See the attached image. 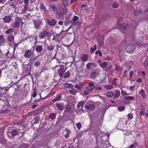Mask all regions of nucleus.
<instances>
[{"mask_svg":"<svg viewBox=\"0 0 148 148\" xmlns=\"http://www.w3.org/2000/svg\"><path fill=\"white\" fill-rule=\"evenodd\" d=\"M107 65V63L106 62H104L101 63L100 64V66L102 68H105Z\"/></svg>","mask_w":148,"mask_h":148,"instance_id":"obj_41","label":"nucleus"},{"mask_svg":"<svg viewBox=\"0 0 148 148\" xmlns=\"http://www.w3.org/2000/svg\"><path fill=\"white\" fill-rule=\"evenodd\" d=\"M145 113V110L143 108H142L141 109V111L139 113V114L144 115Z\"/></svg>","mask_w":148,"mask_h":148,"instance_id":"obj_56","label":"nucleus"},{"mask_svg":"<svg viewBox=\"0 0 148 148\" xmlns=\"http://www.w3.org/2000/svg\"><path fill=\"white\" fill-rule=\"evenodd\" d=\"M85 103V102L83 101L79 102L77 106V108H79L81 106H83Z\"/></svg>","mask_w":148,"mask_h":148,"instance_id":"obj_29","label":"nucleus"},{"mask_svg":"<svg viewBox=\"0 0 148 148\" xmlns=\"http://www.w3.org/2000/svg\"><path fill=\"white\" fill-rule=\"evenodd\" d=\"M136 46L133 43L130 44L125 47V51L129 53H132L135 51Z\"/></svg>","mask_w":148,"mask_h":148,"instance_id":"obj_1","label":"nucleus"},{"mask_svg":"<svg viewBox=\"0 0 148 148\" xmlns=\"http://www.w3.org/2000/svg\"><path fill=\"white\" fill-rule=\"evenodd\" d=\"M99 75L100 73L99 71L94 70L91 73L90 77L92 79L95 80L99 76Z\"/></svg>","mask_w":148,"mask_h":148,"instance_id":"obj_2","label":"nucleus"},{"mask_svg":"<svg viewBox=\"0 0 148 148\" xmlns=\"http://www.w3.org/2000/svg\"><path fill=\"white\" fill-rule=\"evenodd\" d=\"M88 55L87 54L84 55L82 57V60L83 61H85L88 58Z\"/></svg>","mask_w":148,"mask_h":148,"instance_id":"obj_32","label":"nucleus"},{"mask_svg":"<svg viewBox=\"0 0 148 148\" xmlns=\"http://www.w3.org/2000/svg\"><path fill=\"white\" fill-rule=\"evenodd\" d=\"M14 39V36L12 35H10L8 36L7 40L10 42H11Z\"/></svg>","mask_w":148,"mask_h":148,"instance_id":"obj_24","label":"nucleus"},{"mask_svg":"<svg viewBox=\"0 0 148 148\" xmlns=\"http://www.w3.org/2000/svg\"><path fill=\"white\" fill-rule=\"evenodd\" d=\"M60 11L62 14H66L67 12V8L62 5H61L59 7Z\"/></svg>","mask_w":148,"mask_h":148,"instance_id":"obj_5","label":"nucleus"},{"mask_svg":"<svg viewBox=\"0 0 148 148\" xmlns=\"http://www.w3.org/2000/svg\"><path fill=\"white\" fill-rule=\"evenodd\" d=\"M27 5H24V8L23 9H22V12L21 13H23V12L27 10Z\"/></svg>","mask_w":148,"mask_h":148,"instance_id":"obj_58","label":"nucleus"},{"mask_svg":"<svg viewBox=\"0 0 148 148\" xmlns=\"http://www.w3.org/2000/svg\"><path fill=\"white\" fill-rule=\"evenodd\" d=\"M118 4L116 2H113L112 3V7L114 8H117L118 7Z\"/></svg>","mask_w":148,"mask_h":148,"instance_id":"obj_28","label":"nucleus"},{"mask_svg":"<svg viewBox=\"0 0 148 148\" xmlns=\"http://www.w3.org/2000/svg\"><path fill=\"white\" fill-rule=\"evenodd\" d=\"M42 46L41 45L37 46L35 49V50L38 53H40L43 50Z\"/></svg>","mask_w":148,"mask_h":148,"instance_id":"obj_16","label":"nucleus"},{"mask_svg":"<svg viewBox=\"0 0 148 148\" xmlns=\"http://www.w3.org/2000/svg\"><path fill=\"white\" fill-rule=\"evenodd\" d=\"M85 84L84 82H79L78 84L79 86V88L82 89L84 85Z\"/></svg>","mask_w":148,"mask_h":148,"instance_id":"obj_44","label":"nucleus"},{"mask_svg":"<svg viewBox=\"0 0 148 148\" xmlns=\"http://www.w3.org/2000/svg\"><path fill=\"white\" fill-rule=\"evenodd\" d=\"M128 119H132L133 118V115L132 114L130 113L127 115Z\"/></svg>","mask_w":148,"mask_h":148,"instance_id":"obj_53","label":"nucleus"},{"mask_svg":"<svg viewBox=\"0 0 148 148\" xmlns=\"http://www.w3.org/2000/svg\"><path fill=\"white\" fill-rule=\"evenodd\" d=\"M66 111L69 112L71 109V106L69 105H67L65 106Z\"/></svg>","mask_w":148,"mask_h":148,"instance_id":"obj_43","label":"nucleus"},{"mask_svg":"<svg viewBox=\"0 0 148 148\" xmlns=\"http://www.w3.org/2000/svg\"><path fill=\"white\" fill-rule=\"evenodd\" d=\"M5 39L2 35L0 36V43L3 44L5 42Z\"/></svg>","mask_w":148,"mask_h":148,"instance_id":"obj_31","label":"nucleus"},{"mask_svg":"<svg viewBox=\"0 0 148 148\" xmlns=\"http://www.w3.org/2000/svg\"><path fill=\"white\" fill-rule=\"evenodd\" d=\"M70 92L72 95H75L77 92V91L75 90L74 89H73L71 90Z\"/></svg>","mask_w":148,"mask_h":148,"instance_id":"obj_42","label":"nucleus"},{"mask_svg":"<svg viewBox=\"0 0 148 148\" xmlns=\"http://www.w3.org/2000/svg\"><path fill=\"white\" fill-rule=\"evenodd\" d=\"M69 0H62V4L64 6H68L69 5Z\"/></svg>","mask_w":148,"mask_h":148,"instance_id":"obj_25","label":"nucleus"},{"mask_svg":"<svg viewBox=\"0 0 148 148\" xmlns=\"http://www.w3.org/2000/svg\"><path fill=\"white\" fill-rule=\"evenodd\" d=\"M54 46L52 45H50L47 47V49L49 51H53L54 49Z\"/></svg>","mask_w":148,"mask_h":148,"instance_id":"obj_27","label":"nucleus"},{"mask_svg":"<svg viewBox=\"0 0 148 148\" xmlns=\"http://www.w3.org/2000/svg\"><path fill=\"white\" fill-rule=\"evenodd\" d=\"M40 119V118L39 116H38L34 118L32 121V122H33V124H35L38 123L39 122Z\"/></svg>","mask_w":148,"mask_h":148,"instance_id":"obj_20","label":"nucleus"},{"mask_svg":"<svg viewBox=\"0 0 148 148\" xmlns=\"http://www.w3.org/2000/svg\"><path fill=\"white\" fill-rule=\"evenodd\" d=\"M94 88H92L91 87L88 86L86 88V89L88 92H91L93 90Z\"/></svg>","mask_w":148,"mask_h":148,"instance_id":"obj_50","label":"nucleus"},{"mask_svg":"<svg viewBox=\"0 0 148 148\" xmlns=\"http://www.w3.org/2000/svg\"><path fill=\"white\" fill-rule=\"evenodd\" d=\"M70 73L69 72H67L66 73L64 76V78H67L70 76Z\"/></svg>","mask_w":148,"mask_h":148,"instance_id":"obj_51","label":"nucleus"},{"mask_svg":"<svg viewBox=\"0 0 148 148\" xmlns=\"http://www.w3.org/2000/svg\"><path fill=\"white\" fill-rule=\"evenodd\" d=\"M138 145V143L137 142L134 143V144L131 145L129 148H135Z\"/></svg>","mask_w":148,"mask_h":148,"instance_id":"obj_46","label":"nucleus"},{"mask_svg":"<svg viewBox=\"0 0 148 148\" xmlns=\"http://www.w3.org/2000/svg\"><path fill=\"white\" fill-rule=\"evenodd\" d=\"M115 69L117 71H121L122 69V67L119 66L117 64H115Z\"/></svg>","mask_w":148,"mask_h":148,"instance_id":"obj_37","label":"nucleus"},{"mask_svg":"<svg viewBox=\"0 0 148 148\" xmlns=\"http://www.w3.org/2000/svg\"><path fill=\"white\" fill-rule=\"evenodd\" d=\"M85 108L91 111L95 109V106L93 104H91L88 106H85Z\"/></svg>","mask_w":148,"mask_h":148,"instance_id":"obj_14","label":"nucleus"},{"mask_svg":"<svg viewBox=\"0 0 148 148\" xmlns=\"http://www.w3.org/2000/svg\"><path fill=\"white\" fill-rule=\"evenodd\" d=\"M131 66L129 65L127 66V69L124 71V73H126L128 71H130V70L131 69Z\"/></svg>","mask_w":148,"mask_h":148,"instance_id":"obj_55","label":"nucleus"},{"mask_svg":"<svg viewBox=\"0 0 148 148\" xmlns=\"http://www.w3.org/2000/svg\"><path fill=\"white\" fill-rule=\"evenodd\" d=\"M125 100H127V101H129L130 100H131L133 99V97H132L131 96H127L125 97L124 98Z\"/></svg>","mask_w":148,"mask_h":148,"instance_id":"obj_45","label":"nucleus"},{"mask_svg":"<svg viewBox=\"0 0 148 148\" xmlns=\"http://www.w3.org/2000/svg\"><path fill=\"white\" fill-rule=\"evenodd\" d=\"M114 95V93L112 92H110L107 93V96L108 97H112Z\"/></svg>","mask_w":148,"mask_h":148,"instance_id":"obj_36","label":"nucleus"},{"mask_svg":"<svg viewBox=\"0 0 148 148\" xmlns=\"http://www.w3.org/2000/svg\"><path fill=\"white\" fill-rule=\"evenodd\" d=\"M96 50L95 49H94L92 47H91L90 49V53H93Z\"/></svg>","mask_w":148,"mask_h":148,"instance_id":"obj_63","label":"nucleus"},{"mask_svg":"<svg viewBox=\"0 0 148 148\" xmlns=\"http://www.w3.org/2000/svg\"><path fill=\"white\" fill-rule=\"evenodd\" d=\"M91 66V63H89L87 64L86 67L87 69H89L90 68Z\"/></svg>","mask_w":148,"mask_h":148,"instance_id":"obj_62","label":"nucleus"},{"mask_svg":"<svg viewBox=\"0 0 148 148\" xmlns=\"http://www.w3.org/2000/svg\"><path fill=\"white\" fill-rule=\"evenodd\" d=\"M32 55V56L34 55L32 50L31 49L27 50L26 51L24 55V57L25 58H29L31 57Z\"/></svg>","mask_w":148,"mask_h":148,"instance_id":"obj_6","label":"nucleus"},{"mask_svg":"<svg viewBox=\"0 0 148 148\" xmlns=\"http://www.w3.org/2000/svg\"><path fill=\"white\" fill-rule=\"evenodd\" d=\"M18 131L16 130H12L11 132V134L13 136H14L18 134Z\"/></svg>","mask_w":148,"mask_h":148,"instance_id":"obj_33","label":"nucleus"},{"mask_svg":"<svg viewBox=\"0 0 148 148\" xmlns=\"http://www.w3.org/2000/svg\"><path fill=\"white\" fill-rule=\"evenodd\" d=\"M56 106L58 108V109L60 110H62L63 109V106L61 104H56Z\"/></svg>","mask_w":148,"mask_h":148,"instance_id":"obj_35","label":"nucleus"},{"mask_svg":"<svg viewBox=\"0 0 148 148\" xmlns=\"http://www.w3.org/2000/svg\"><path fill=\"white\" fill-rule=\"evenodd\" d=\"M143 64L145 67H146L148 65V58H147L146 60L144 62Z\"/></svg>","mask_w":148,"mask_h":148,"instance_id":"obj_48","label":"nucleus"},{"mask_svg":"<svg viewBox=\"0 0 148 148\" xmlns=\"http://www.w3.org/2000/svg\"><path fill=\"white\" fill-rule=\"evenodd\" d=\"M40 9L41 10H43L45 12L47 10L46 8L45 7V6L43 5H40Z\"/></svg>","mask_w":148,"mask_h":148,"instance_id":"obj_49","label":"nucleus"},{"mask_svg":"<svg viewBox=\"0 0 148 148\" xmlns=\"http://www.w3.org/2000/svg\"><path fill=\"white\" fill-rule=\"evenodd\" d=\"M121 94L123 96H125L127 95V94L126 93V92L125 91L121 90Z\"/></svg>","mask_w":148,"mask_h":148,"instance_id":"obj_64","label":"nucleus"},{"mask_svg":"<svg viewBox=\"0 0 148 148\" xmlns=\"http://www.w3.org/2000/svg\"><path fill=\"white\" fill-rule=\"evenodd\" d=\"M66 70H64V66H62L61 68H60L59 71V76L60 77H62L63 75L65 72Z\"/></svg>","mask_w":148,"mask_h":148,"instance_id":"obj_9","label":"nucleus"},{"mask_svg":"<svg viewBox=\"0 0 148 148\" xmlns=\"http://www.w3.org/2000/svg\"><path fill=\"white\" fill-rule=\"evenodd\" d=\"M5 104V101L2 99H0V107L2 106H4Z\"/></svg>","mask_w":148,"mask_h":148,"instance_id":"obj_40","label":"nucleus"},{"mask_svg":"<svg viewBox=\"0 0 148 148\" xmlns=\"http://www.w3.org/2000/svg\"><path fill=\"white\" fill-rule=\"evenodd\" d=\"M113 87V86H112V85H105L104 86V87L105 88H107V89H109V90L111 89Z\"/></svg>","mask_w":148,"mask_h":148,"instance_id":"obj_47","label":"nucleus"},{"mask_svg":"<svg viewBox=\"0 0 148 148\" xmlns=\"http://www.w3.org/2000/svg\"><path fill=\"white\" fill-rule=\"evenodd\" d=\"M125 54L123 50H120L119 51V56L120 60H124L125 59Z\"/></svg>","mask_w":148,"mask_h":148,"instance_id":"obj_8","label":"nucleus"},{"mask_svg":"<svg viewBox=\"0 0 148 148\" xmlns=\"http://www.w3.org/2000/svg\"><path fill=\"white\" fill-rule=\"evenodd\" d=\"M47 36L48 39H49L51 37L52 35V34L51 33H49L48 31H47Z\"/></svg>","mask_w":148,"mask_h":148,"instance_id":"obj_57","label":"nucleus"},{"mask_svg":"<svg viewBox=\"0 0 148 148\" xmlns=\"http://www.w3.org/2000/svg\"><path fill=\"white\" fill-rule=\"evenodd\" d=\"M98 42H99L98 45L97 46L98 48L101 47L103 45V41L100 39H98Z\"/></svg>","mask_w":148,"mask_h":148,"instance_id":"obj_22","label":"nucleus"},{"mask_svg":"<svg viewBox=\"0 0 148 148\" xmlns=\"http://www.w3.org/2000/svg\"><path fill=\"white\" fill-rule=\"evenodd\" d=\"M141 12L142 11H140V10H137L135 11L134 14L135 16H137L139 15Z\"/></svg>","mask_w":148,"mask_h":148,"instance_id":"obj_38","label":"nucleus"},{"mask_svg":"<svg viewBox=\"0 0 148 148\" xmlns=\"http://www.w3.org/2000/svg\"><path fill=\"white\" fill-rule=\"evenodd\" d=\"M56 113L51 114L49 116V117L50 119V121H52L54 119H56Z\"/></svg>","mask_w":148,"mask_h":148,"instance_id":"obj_17","label":"nucleus"},{"mask_svg":"<svg viewBox=\"0 0 148 148\" xmlns=\"http://www.w3.org/2000/svg\"><path fill=\"white\" fill-rule=\"evenodd\" d=\"M61 95H60L56 98V99L57 101H60L61 99Z\"/></svg>","mask_w":148,"mask_h":148,"instance_id":"obj_60","label":"nucleus"},{"mask_svg":"<svg viewBox=\"0 0 148 148\" xmlns=\"http://www.w3.org/2000/svg\"><path fill=\"white\" fill-rule=\"evenodd\" d=\"M125 107L124 106H120L118 107V110L119 111H122L125 109Z\"/></svg>","mask_w":148,"mask_h":148,"instance_id":"obj_39","label":"nucleus"},{"mask_svg":"<svg viewBox=\"0 0 148 148\" xmlns=\"http://www.w3.org/2000/svg\"><path fill=\"white\" fill-rule=\"evenodd\" d=\"M3 19L4 22L8 23L10 22L12 20L11 17L9 15L5 16L3 18Z\"/></svg>","mask_w":148,"mask_h":148,"instance_id":"obj_13","label":"nucleus"},{"mask_svg":"<svg viewBox=\"0 0 148 148\" xmlns=\"http://www.w3.org/2000/svg\"><path fill=\"white\" fill-rule=\"evenodd\" d=\"M22 21V19L19 17L16 18L15 22L13 23L12 27L14 28L17 27L20 25L21 22Z\"/></svg>","mask_w":148,"mask_h":148,"instance_id":"obj_4","label":"nucleus"},{"mask_svg":"<svg viewBox=\"0 0 148 148\" xmlns=\"http://www.w3.org/2000/svg\"><path fill=\"white\" fill-rule=\"evenodd\" d=\"M47 22L50 26H53L55 25H56V20L54 19L52 20L47 19Z\"/></svg>","mask_w":148,"mask_h":148,"instance_id":"obj_10","label":"nucleus"},{"mask_svg":"<svg viewBox=\"0 0 148 148\" xmlns=\"http://www.w3.org/2000/svg\"><path fill=\"white\" fill-rule=\"evenodd\" d=\"M79 17L75 15L74 16V18L72 19V23L74 25L76 24V21L78 20Z\"/></svg>","mask_w":148,"mask_h":148,"instance_id":"obj_18","label":"nucleus"},{"mask_svg":"<svg viewBox=\"0 0 148 148\" xmlns=\"http://www.w3.org/2000/svg\"><path fill=\"white\" fill-rule=\"evenodd\" d=\"M50 8L54 12H57L58 11L57 8L55 4L52 3L50 5Z\"/></svg>","mask_w":148,"mask_h":148,"instance_id":"obj_15","label":"nucleus"},{"mask_svg":"<svg viewBox=\"0 0 148 148\" xmlns=\"http://www.w3.org/2000/svg\"><path fill=\"white\" fill-rule=\"evenodd\" d=\"M116 79L114 78L113 79V82L112 83V84L114 86H115L116 85Z\"/></svg>","mask_w":148,"mask_h":148,"instance_id":"obj_61","label":"nucleus"},{"mask_svg":"<svg viewBox=\"0 0 148 148\" xmlns=\"http://www.w3.org/2000/svg\"><path fill=\"white\" fill-rule=\"evenodd\" d=\"M21 42V41H20L19 43H15L14 45L13 46L14 47V52L16 47L18 45L19 43Z\"/></svg>","mask_w":148,"mask_h":148,"instance_id":"obj_52","label":"nucleus"},{"mask_svg":"<svg viewBox=\"0 0 148 148\" xmlns=\"http://www.w3.org/2000/svg\"><path fill=\"white\" fill-rule=\"evenodd\" d=\"M14 29L12 28H10L5 32V33L7 34H10L13 31Z\"/></svg>","mask_w":148,"mask_h":148,"instance_id":"obj_34","label":"nucleus"},{"mask_svg":"<svg viewBox=\"0 0 148 148\" xmlns=\"http://www.w3.org/2000/svg\"><path fill=\"white\" fill-rule=\"evenodd\" d=\"M94 84L92 82L89 83L88 84V86L91 88L94 86Z\"/></svg>","mask_w":148,"mask_h":148,"instance_id":"obj_59","label":"nucleus"},{"mask_svg":"<svg viewBox=\"0 0 148 148\" xmlns=\"http://www.w3.org/2000/svg\"><path fill=\"white\" fill-rule=\"evenodd\" d=\"M120 27L122 29H128L129 28V25L126 24L122 23L120 25Z\"/></svg>","mask_w":148,"mask_h":148,"instance_id":"obj_12","label":"nucleus"},{"mask_svg":"<svg viewBox=\"0 0 148 148\" xmlns=\"http://www.w3.org/2000/svg\"><path fill=\"white\" fill-rule=\"evenodd\" d=\"M37 59V57H31L29 59V64L32 65L33 62L35 61L36 59Z\"/></svg>","mask_w":148,"mask_h":148,"instance_id":"obj_23","label":"nucleus"},{"mask_svg":"<svg viewBox=\"0 0 148 148\" xmlns=\"http://www.w3.org/2000/svg\"><path fill=\"white\" fill-rule=\"evenodd\" d=\"M20 81V79H19L18 81L15 82L12 81L10 84H12V83L13 84L10 87H13L14 89H15V88L18 89L20 88L21 85L17 84V83H18Z\"/></svg>","mask_w":148,"mask_h":148,"instance_id":"obj_7","label":"nucleus"},{"mask_svg":"<svg viewBox=\"0 0 148 148\" xmlns=\"http://www.w3.org/2000/svg\"><path fill=\"white\" fill-rule=\"evenodd\" d=\"M14 90L15 92H14V94L16 96L18 94H19V92H20V93L21 92V89L20 88L18 89L15 88Z\"/></svg>","mask_w":148,"mask_h":148,"instance_id":"obj_26","label":"nucleus"},{"mask_svg":"<svg viewBox=\"0 0 148 148\" xmlns=\"http://www.w3.org/2000/svg\"><path fill=\"white\" fill-rule=\"evenodd\" d=\"M139 93L140 94H142V96L144 98H145L146 95L145 92L143 90L141 89L140 90V91L139 92Z\"/></svg>","mask_w":148,"mask_h":148,"instance_id":"obj_30","label":"nucleus"},{"mask_svg":"<svg viewBox=\"0 0 148 148\" xmlns=\"http://www.w3.org/2000/svg\"><path fill=\"white\" fill-rule=\"evenodd\" d=\"M42 21L41 20H35L33 22L35 28L36 30L40 29L41 28L40 25L42 24Z\"/></svg>","mask_w":148,"mask_h":148,"instance_id":"obj_3","label":"nucleus"},{"mask_svg":"<svg viewBox=\"0 0 148 148\" xmlns=\"http://www.w3.org/2000/svg\"><path fill=\"white\" fill-rule=\"evenodd\" d=\"M77 127L79 130H80L82 127V125L80 123H77L76 124Z\"/></svg>","mask_w":148,"mask_h":148,"instance_id":"obj_54","label":"nucleus"},{"mask_svg":"<svg viewBox=\"0 0 148 148\" xmlns=\"http://www.w3.org/2000/svg\"><path fill=\"white\" fill-rule=\"evenodd\" d=\"M65 86L66 88L69 89H71L73 87V85L72 84L69 83H66Z\"/></svg>","mask_w":148,"mask_h":148,"instance_id":"obj_21","label":"nucleus"},{"mask_svg":"<svg viewBox=\"0 0 148 148\" xmlns=\"http://www.w3.org/2000/svg\"><path fill=\"white\" fill-rule=\"evenodd\" d=\"M47 32L46 30H43L41 32L39 35V37L40 38H43L47 36Z\"/></svg>","mask_w":148,"mask_h":148,"instance_id":"obj_11","label":"nucleus"},{"mask_svg":"<svg viewBox=\"0 0 148 148\" xmlns=\"http://www.w3.org/2000/svg\"><path fill=\"white\" fill-rule=\"evenodd\" d=\"M120 94V92L119 91H116L114 94V95L113 98V99L114 100L115 99L118 98L119 97Z\"/></svg>","mask_w":148,"mask_h":148,"instance_id":"obj_19","label":"nucleus"}]
</instances>
